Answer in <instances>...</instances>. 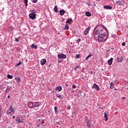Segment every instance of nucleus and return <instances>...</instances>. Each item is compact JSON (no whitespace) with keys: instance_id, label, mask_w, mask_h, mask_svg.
I'll return each instance as SVG.
<instances>
[{"instance_id":"1","label":"nucleus","mask_w":128,"mask_h":128,"mask_svg":"<svg viewBox=\"0 0 128 128\" xmlns=\"http://www.w3.org/2000/svg\"><path fill=\"white\" fill-rule=\"evenodd\" d=\"M106 28L102 26L99 29L95 28L94 31V38L98 42H106L108 40L106 37Z\"/></svg>"},{"instance_id":"2","label":"nucleus","mask_w":128,"mask_h":128,"mask_svg":"<svg viewBox=\"0 0 128 128\" xmlns=\"http://www.w3.org/2000/svg\"><path fill=\"white\" fill-rule=\"evenodd\" d=\"M6 114H7L8 116H10V114H14V109L12 108V106L10 108L7 110Z\"/></svg>"},{"instance_id":"3","label":"nucleus","mask_w":128,"mask_h":128,"mask_svg":"<svg viewBox=\"0 0 128 128\" xmlns=\"http://www.w3.org/2000/svg\"><path fill=\"white\" fill-rule=\"evenodd\" d=\"M40 106V102H33V108H38Z\"/></svg>"},{"instance_id":"4","label":"nucleus","mask_w":128,"mask_h":128,"mask_svg":"<svg viewBox=\"0 0 128 128\" xmlns=\"http://www.w3.org/2000/svg\"><path fill=\"white\" fill-rule=\"evenodd\" d=\"M36 14L34 13H30L29 14V18H31V20H36Z\"/></svg>"},{"instance_id":"5","label":"nucleus","mask_w":128,"mask_h":128,"mask_svg":"<svg viewBox=\"0 0 128 128\" xmlns=\"http://www.w3.org/2000/svg\"><path fill=\"white\" fill-rule=\"evenodd\" d=\"M58 58H66V55L62 54H58Z\"/></svg>"},{"instance_id":"6","label":"nucleus","mask_w":128,"mask_h":128,"mask_svg":"<svg viewBox=\"0 0 128 128\" xmlns=\"http://www.w3.org/2000/svg\"><path fill=\"white\" fill-rule=\"evenodd\" d=\"M28 106L29 108H34V102H30L28 104Z\"/></svg>"},{"instance_id":"7","label":"nucleus","mask_w":128,"mask_h":128,"mask_svg":"<svg viewBox=\"0 0 128 128\" xmlns=\"http://www.w3.org/2000/svg\"><path fill=\"white\" fill-rule=\"evenodd\" d=\"M92 88H95L96 90H100V87L98 84H94V86L92 87Z\"/></svg>"},{"instance_id":"8","label":"nucleus","mask_w":128,"mask_h":128,"mask_svg":"<svg viewBox=\"0 0 128 128\" xmlns=\"http://www.w3.org/2000/svg\"><path fill=\"white\" fill-rule=\"evenodd\" d=\"M90 27H88L84 31V34H85V36H86V34H88V32H90Z\"/></svg>"},{"instance_id":"9","label":"nucleus","mask_w":128,"mask_h":128,"mask_svg":"<svg viewBox=\"0 0 128 128\" xmlns=\"http://www.w3.org/2000/svg\"><path fill=\"white\" fill-rule=\"evenodd\" d=\"M46 60L45 58L41 60L40 64H42V66L46 64Z\"/></svg>"},{"instance_id":"10","label":"nucleus","mask_w":128,"mask_h":128,"mask_svg":"<svg viewBox=\"0 0 128 128\" xmlns=\"http://www.w3.org/2000/svg\"><path fill=\"white\" fill-rule=\"evenodd\" d=\"M108 112H104V120L105 122L108 121Z\"/></svg>"},{"instance_id":"11","label":"nucleus","mask_w":128,"mask_h":128,"mask_svg":"<svg viewBox=\"0 0 128 128\" xmlns=\"http://www.w3.org/2000/svg\"><path fill=\"white\" fill-rule=\"evenodd\" d=\"M116 4L119 6H124V3L122 1H116Z\"/></svg>"},{"instance_id":"12","label":"nucleus","mask_w":128,"mask_h":128,"mask_svg":"<svg viewBox=\"0 0 128 128\" xmlns=\"http://www.w3.org/2000/svg\"><path fill=\"white\" fill-rule=\"evenodd\" d=\"M16 122H18V124H20V122H22V120L20 118V117H17L16 118Z\"/></svg>"},{"instance_id":"13","label":"nucleus","mask_w":128,"mask_h":128,"mask_svg":"<svg viewBox=\"0 0 128 128\" xmlns=\"http://www.w3.org/2000/svg\"><path fill=\"white\" fill-rule=\"evenodd\" d=\"M112 60H114V58H111L108 60V64L109 66H112Z\"/></svg>"},{"instance_id":"14","label":"nucleus","mask_w":128,"mask_h":128,"mask_svg":"<svg viewBox=\"0 0 128 128\" xmlns=\"http://www.w3.org/2000/svg\"><path fill=\"white\" fill-rule=\"evenodd\" d=\"M60 16H64V14H66V11L64 10H60Z\"/></svg>"},{"instance_id":"15","label":"nucleus","mask_w":128,"mask_h":128,"mask_svg":"<svg viewBox=\"0 0 128 128\" xmlns=\"http://www.w3.org/2000/svg\"><path fill=\"white\" fill-rule=\"evenodd\" d=\"M62 90V86H58L56 88V90H58V92L57 91V92H60Z\"/></svg>"},{"instance_id":"16","label":"nucleus","mask_w":128,"mask_h":128,"mask_svg":"<svg viewBox=\"0 0 128 128\" xmlns=\"http://www.w3.org/2000/svg\"><path fill=\"white\" fill-rule=\"evenodd\" d=\"M104 8H105L106 10H112V7L110 6H104Z\"/></svg>"},{"instance_id":"17","label":"nucleus","mask_w":128,"mask_h":128,"mask_svg":"<svg viewBox=\"0 0 128 128\" xmlns=\"http://www.w3.org/2000/svg\"><path fill=\"white\" fill-rule=\"evenodd\" d=\"M54 10L55 12H58V6H55L54 8Z\"/></svg>"},{"instance_id":"18","label":"nucleus","mask_w":128,"mask_h":128,"mask_svg":"<svg viewBox=\"0 0 128 128\" xmlns=\"http://www.w3.org/2000/svg\"><path fill=\"white\" fill-rule=\"evenodd\" d=\"M31 48H35L36 50V48H38V46L32 44L31 45Z\"/></svg>"},{"instance_id":"19","label":"nucleus","mask_w":128,"mask_h":128,"mask_svg":"<svg viewBox=\"0 0 128 128\" xmlns=\"http://www.w3.org/2000/svg\"><path fill=\"white\" fill-rule=\"evenodd\" d=\"M86 16H92V13H90V12H86Z\"/></svg>"},{"instance_id":"20","label":"nucleus","mask_w":128,"mask_h":128,"mask_svg":"<svg viewBox=\"0 0 128 128\" xmlns=\"http://www.w3.org/2000/svg\"><path fill=\"white\" fill-rule=\"evenodd\" d=\"M16 80L18 82V84H20V78L18 77H16Z\"/></svg>"},{"instance_id":"21","label":"nucleus","mask_w":128,"mask_h":128,"mask_svg":"<svg viewBox=\"0 0 128 128\" xmlns=\"http://www.w3.org/2000/svg\"><path fill=\"white\" fill-rule=\"evenodd\" d=\"M110 88H114V84L112 82L110 84Z\"/></svg>"},{"instance_id":"22","label":"nucleus","mask_w":128,"mask_h":128,"mask_svg":"<svg viewBox=\"0 0 128 128\" xmlns=\"http://www.w3.org/2000/svg\"><path fill=\"white\" fill-rule=\"evenodd\" d=\"M72 22V19H69L66 21V22L67 24H70V22Z\"/></svg>"},{"instance_id":"23","label":"nucleus","mask_w":128,"mask_h":128,"mask_svg":"<svg viewBox=\"0 0 128 128\" xmlns=\"http://www.w3.org/2000/svg\"><path fill=\"white\" fill-rule=\"evenodd\" d=\"M54 111H55V114H58V107H54Z\"/></svg>"},{"instance_id":"24","label":"nucleus","mask_w":128,"mask_h":128,"mask_svg":"<svg viewBox=\"0 0 128 128\" xmlns=\"http://www.w3.org/2000/svg\"><path fill=\"white\" fill-rule=\"evenodd\" d=\"M24 2L25 6H28V0H24Z\"/></svg>"},{"instance_id":"25","label":"nucleus","mask_w":128,"mask_h":128,"mask_svg":"<svg viewBox=\"0 0 128 128\" xmlns=\"http://www.w3.org/2000/svg\"><path fill=\"white\" fill-rule=\"evenodd\" d=\"M7 78L10 80H12V75L8 74Z\"/></svg>"},{"instance_id":"26","label":"nucleus","mask_w":128,"mask_h":128,"mask_svg":"<svg viewBox=\"0 0 128 128\" xmlns=\"http://www.w3.org/2000/svg\"><path fill=\"white\" fill-rule=\"evenodd\" d=\"M91 56H92V54H90V55H88V56L86 58V60H88V58H90Z\"/></svg>"},{"instance_id":"27","label":"nucleus","mask_w":128,"mask_h":128,"mask_svg":"<svg viewBox=\"0 0 128 128\" xmlns=\"http://www.w3.org/2000/svg\"><path fill=\"white\" fill-rule=\"evenodd\" d=\"M20 64H22V62L20 61L18 64H16V66H20Z\"/></svg>"},{"instance_id":"28","label":"nucleus","mask_w":128,"mask_h":128,"mask_svg":"<svg viewBox=\"0 0 128 128\" xmlns=\"http://www.w3.org/2000/svg\"><path fill=\"white\" fill-rule=\"evenodd\" d=\"M68 28H70V27L68 26V24H66V26H64V29L68 30Z\"/></svg>"},{"instance_id":"29","label":"nucleus","mask_w":128,"mask_h":128,"mask_svg":"<svg viewBox=\"0 0 128 128\" xmlns=\"http://www.w3.org/2000/svg\"><path fill=\"white\" fill-rule=\"evenodd\" d=\"M56 96L57 98H62V96H60V94H56Z\"/></svg>"},{"instance_id":"30","label":"nucleus","mask_w":128,"mask_h":128,"mask_svg":"<svg viewBox=\"0 0 128 128\" xmlns=\"http://www.w3.org/2000/svg\"><path fill=\"white\" fill-rule=\"evenodd\" d=\"M76 58H80V54H76Z\"/></svg>"},{"instance_id":"31","label":"nucleus","mask_w":128,"mask_h":128,"mask_svg":"<svg viewBox=\"0 0 128 128\" xmlns=\"http://www.w3.org/2000/svg\"><path fill=\"white\" fill-rule=\"evenodd\" d=\"M87 126L88 128H90V122H87Z\"/></svg>"},{"instance_id":"32","label":"nucleus","mask_w":128,"mask_h":128,"mask_svg":"<svg viewBox=\"0 0 128 128\" xmlns=\"http://www.w3.org/2000/svg\"><path fill=\"white\" fill-rule=\"evenodd\" d=\"M80 38H78V40H76V43L77 44H78V42H80Z\"/></svg>"},{"instance_id":"33","label":"nucleus","mask_w":128,"mask_h":128,"mask_svg":"<svg viewBox=\"0 0 128 128\" xmlns=\"http://www.w3.org/2000/svg\"><path fill=\"white\" fill-rule=\"evenodd\" d=\"M15 40L16 42H20V40H18V38H16Z\"/></svg>"},{"instance_id":"34","label":"nucleus","mask_w":128,"mask_h":128,"mask_svg":"<svg viewBox=\"0 0 128 128\" xmlns=\"http://www.w3.org/2000/svg\"><path fill=\"white\" fill-rule=\"evenodd\" d=\"M63 61H64L63 60H60L58 61V64H60V62H63Z\"/></svg>"},{"instance_id":"35","label":"nucleus","mask_w":128,"mask_h":128,"mask_svg":"<svg viewBox=\"0 0 128 128\" xmlns=\"http://www.w3.org/2000/svg\"><path fill=\"white\" fill-rule=\"evenodd\" d=\"M72 88H76V85H72Z\"/></svg>"},{"instance_id":"36","label":"nucleus","mask_w":128,"mask_h":128,"mask_svg":"<svg viewBox=\"0 0 128 128\" xmlns=\"http://www.w3.org/2000/svg\"><path fill=\"white\" fill-rule=\"evenodd\" d=\"M118 62H122V60H120V59L119 58H118Z\"/></svg>"},{"instance_id":"37","label":"nucleus","mask_w":128,"mask_h":128,"mask_svg":"<svg viewBox=\"0 0 128 128\" xmlns=\"http://www.w3.org/2000/svg\"><path fill=\"white\" fill-rule=\"evenodd\" d=\"M33 2L36 4V2H38V0H33Z\"/></svg>"},{"instance_id":"38","label":"nucleus","mask_w":128,"mask_h":128,"mask_svg":"<svg viewBox=\"0 0 128 128\" xmlns=\"http://www.w3.org/2000/svg\"><path fill=\"white\" fill-rule=\"evenodd\" d=\"M122 46H126V42H123L122 43Z\"/></svg>"},{"instance_id":"39","label":"nucleus","mask_w":128,"mask_h":128,"mask_svg":"<svg viewBox=\"0 0 128 128\" xmlns=\"http://www.w3.org/2000/svg\"><path fill=\"white\" fill-rule=\"evenodd\" d=\"M68 110H70V106L68 105V108H67Z\"/></svg>"},{"instance_id":"40","label":"nucleus","mask_w":128,"mask_h":128,"mask_svg":"<svg viewBox=\"0 0 128 128\" xmlns=\"http://www.w3.org/2000/svg\"><path fill=\"white\" fill-rule=\"evenodd\" d=\"M42 124H44V120H42Z\"/></svg>"},{"instance_id":"41","label":"nucleus","mask_w":128,"mask_h":128,"mask_svg":"<svg viewBox=\"0 0 128 128\" xmlns=\"http://www.w3.org/2000/svg\"><path fill=\"white\" fill-rule=\"evenodd\" d=\"M120 60H124L123 58H122V56H121L120 58Z\"/></svg>"},{"instance_id":"42","label":"nucleus","mask_w":128,"mask_h":128,"mask_svg":"<svg viewBox=\"0 0 128 128\" xmlns=\"http://www.w3.org/2000/svg\"><path fill=\"white\" fill-rule=\"evenodd\" d=\"M2 118V111L0 112V118Z\"/></svg>"},{"instance_id":"43","label":"nucleus","mask_w":128,"mask_h":128,"mask_svg":"<svg viewBox=\"0 0 128 128\" xmlns=\"http://www.w3.org/2000/svg\"><path fill=\"white\" fill-rule=\"evenodd\" d=\"M12 118H16V116H12Z\"/></svg>"},{"instance_id":"44","label":"nucleus","mask_w":128,"mask_h":128,"mask_svg":"<svg viewBox=\"0 0 128 128\" xmlns=\"http://www.w3.org/2000/svg\"><path fill=\"white\" fill-rule=\"evenodd\" d=\"M1 110H2V106H0V112H2Z\"/></svg>"},{"instance_id":"45","label":"nucleus","mask_w":128,"mask_h":128,"mask_svg":"<svg viewBox=\"0 0 128 128\" xmlns=\"http://www.w3.org/2000/svg\"><path fill=\"white\" fill-rule=\"evenodd\" d=\"M10 98V95H8V98Z\"/></svg>"},{"instance_id":"46","label":"nucleus","mask_w":128,"mask_h":128,"mask_svg":"<svg viewBox=\"0 0 128 128\" xmlns=\"http://www.w3.org/2000/svg\"><path fill=\"white\" fill-rule=\"evenodd\" d=\"M66 86H68V84H66Z\"/></svg>"},{"instance_id":"47","label":"nucleus","mask_w":128,"mask_h":128,"mask_svg":"<svg viewBox=\"0 0 128 128\" xmlns=\"http://www.w3.org/2000/svg\"><path fill=\"white\" fill-rule=\"evenodd\" d=\"M76 68H78L79 66H76Z\"/></svg>"},{"instance_id":"48","label":"nucleus","mask_w":128,"mask_h":128,"mask_svg":"<svg viewBox=\"0 0 128 128\" xmlns=\"http://www.w3.org/2000/svg\"><path fill=\"white\" fill-rule=\"evenodd\" d=\"M88 4V6H90V4Z\"/></svg>"},{"instance_id":"49","label":"nucleus","mask_w":128,"mask_h":128,"mask_svg":"<svg viewBox=\"0 0 128 128\" xmlns=\"http://www.w3.org/2000/svg\"><path fill=\"white\" fill-rule=\"evenodd\" d=\"M74 70H76V68H75Z\"/></svg>"},{"instance_id":"50","label":"nucleus","mask_w":128,"mask_h":128,"mask_svg":"<svg viewBox=\"0 0 128 128\" xmlns=\"http://www.w3.org/2000/svg\"><path fill=\"white\" fill-rule=\"evenodd\" d=\"M114 90H116V88Z\"/></svg>"},{"instance_id":"51","label":"nucleus","mask_w":128,"mask_h":128,"mask_svg":"<svg viewBox=\"0 0 128 128\" xmlns=\"http://www.w3.org/2000/svg\"><path fill=\"white\" fill-rule=\"evenodd\" d=\"M50 65L49 66V68H50Z\"/></svg>"},{"instance_id":"52","label":"nucleus","mask_w":128,"mask_h":128,"mask_svg":"<svg viewBox=\"0 0 128 128\" xmlns=\"http://www.w3.org/2000/svg\"><path fill=\"white\" fill-rule=\"evenodd\" d=\"M94 6H96V4H94Z\"/></svg>"},{"instance_id":"53","label":"nucleus","mask_w":128,"mask_h":128,"mask_svg":"<svg viewBox=\"0 0 128 128\" xmlns=\"http://www.w3.org/2000/svg\"><path fill=\"white\" fill-rule=\"evenodd\" d=\"M8 91H6V92H8Z\"/></svg>"}]
</instances>
